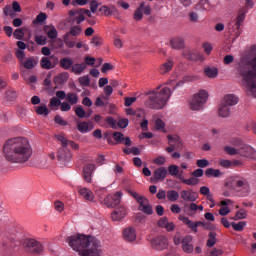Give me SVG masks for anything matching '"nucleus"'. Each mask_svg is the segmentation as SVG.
I'll return each instance as SVG.
<instances>
[{
    "label": "nucleus",
    "instance_id": "1",
    "mask_svg": "<svg viewBox=\"0 0 256 256\" xmlns=\"http://www.w3.org/2000/svg\"><path fill=\"white\" fill-rule=\"evenodd\" d=\"M234 73L246 95L256 99V45L251 46L240 57Z\"/></svg>",
    "mask_w": 256,
    "mask_h": 256
},
{
    "label": "nucleus",
    "instance_id": "2",
    "mask_svg": "<svg viewBox=\"0 0 256 256\" xmlns=\"http://www.w3.org/2000/svg\"><path fill=\"white\" fill-rule=\"evenodd\" d=\"M4 158L9 163H27L33 155V148L29 139L14 137L8 139L3 145Z\"/></svg>",
    "mask_w": 256,
    "mask_h": 256
},
{
    "label": "nucleus",
    "instance_id": "3",
    "mask_svg": "<svg viewBox=\"0 0 256 256\" xmlns=\"http://www.w3.org/2000/svg\"><path fill=\"white\" fill-rule=\"evenodd\" d=\"M67 243L71 249L77 251L80 256H101L103 253L101 250V242L93 236L83 234L69 236Z\"/></svg>",
    "mask_w": 256,
    "mask_h": 256
},
{
    "label": "nucleus",
    "instance_id": "4",
    "mask_svg": "<svg viewBox=\"0 0 256 256\" xmlns=\"http://www.w3.org/2000/svg\"><path fill=\"white\" fill-rule=\"evenodd\" d=\"M171 88L164 87L161 90L157 88L156 91L149 92V97L146 100V107L149 109H163L172 95Z\"/></svg>",
    "mask_w": 256,
    "mask_h": 256
},
{
    "label": "nucleus",
    "instance_id": "5",
    "mask_svg": "<svg viewBox=\"0 0 256 256\" xmlns=\"http://www.w3.org/2000/svg\"><path fill=\"white\" fill-rule=\"evenodd\" d=\"M224 151L227 153V155H239L245 159H256V151L253 149V147L247 144H244L240 148L225 146Z\"/></svg>",
    "mask_w": 256,
    "mask_h": 256
},
{
    "label": "nucleus",
    "instance_id": "6",
    "mask_svg": "<svg viewBox=\"0 0 256 256\" xmlns=\"http://www.w3.org/2000/svg\"><path fill=\"white\" fill-rule=\"evenodd\" d=\"M56 139H58L62 145L61 148H59L58 150V161H60V163H63V165H65L66 163H69V161H71V151L69 150L68 146H69V140L64 136V135H57Z\"/></svg>",
    "mask_w": 256,
    "mask_h": 256
},
{
    "label": "nucleus",
    "instance_id": "7",
    "mask_svg": "<svg viewBox=\"0 0 256 256\" xmlns=\"http://www.w3.org/2000/svg\"><path fill=\"white\" fill-rule=\"evenodd\" d=\"M245 13L246 11L242 10L241 14H238L237 17L228 25V31L231 37H233V41L241 35V24L245 21Z\"/></svg>",
    "mask_w": 256,
    "mask_h": 256
},
{
    "label": "nucleus",
    "instance_id": "8",
    "mask_svg": "<svg viewBox=\"0 0 256 256\" xmlns=\"http://www.w3.org/2000/svg\"><path fill=\"white\" fill-rule=\"evenodd\" d=\"M231 183L235 184V187L231 185ZM226 187L228 189H240L243 191V197H247L249 195V191L251 186L249 185V181L245 178H239L238 176L230 178V182H226Z\"/></svg>",
    "mask_w": 256,
    "mask_h": 256
},
{
    "label": "nucleus",
    "instance_id": "9",
    "mask_svg": "<svg viewBox=\"0 0 256 256\" xmlns=\"http://www.w3.org/2000/svg\"><path fill=\"white\" fill-rule=\"evenodd\" d=\"M209 94L205 90H200L199 93L195 94L190 100V109L192 111H201L205 103H207V98Z\"/></svg>",
    "mask_w": 256,
    "mask_h": 256
},
{
    "label": "nucleus",
    "instance_id": "10",
    "mask_svg": "<svg viewBox=\"0 0 256 256\" xmlns=\"http://www.w3.org/2000/svg\"><path fill=\"white\" fill-rule=\"evenodd\" d=\"M129 194L139 204V211H142V213H145L146 215H153V207L151 206V204H149V200L146 197L141 196L137 194V192L133 191H130Z\"/></svg>",
    "mask_w": 256,
    "mask_h": 256
},
{
    "label": "nucleus",
    "instance_id": "11",
    "mask_svg": "<svg viewBox=\"0 0 256 256\" xmlns=\"http://www.w3.org/2000/svg\"><path fill=\"white\" fill-rule=\"evenodd\" d=\"M22 246L28 253H33L34 255L43 253V244L33 238L24 239Z\"/></svg>",
    "mask_w": 256,
    "mask_h": 256
},
{
    "label": "nucleus",
    "instance_id": "12",
    "mask_svg": "<svg viewBox=\"0 0 256 256\" xmlns=\"http://www.w3.org/2000/svg\"><path fill=\"white\" fill-rule=\"evenodd\" d=\"M179 219L180 221H182V223H184V225H187V227H189V229H191L194 233H197L198 227H203L204 229H211V227H209V224L203 221L193 222L191 221V219H189V217L184 215H180Z\"/></svg>",
    "mask_w": 256,
    "mask_h": 256
},
{
    "label": "nucleus",
    "instance_id": "13",
    "mask_svg": "<svg viewBox=\"0 0 256 256\" xmlns=\"http://www.w3.org/2000/svg\"><path fill=\"white\" fill-rule=\"evenodd\" d=\"M169 242L165 236H157L151 240V247L156 251H163L167 249Z\"/></svg>",
    "mask_w": 256,
    "mask_h": 256
},
{
    "label": "nucleus",
    "instance_id": "14",
    "mask_svg": "<svg viewBox=\"0 0 256 256\" xmlns=\"http://www.w3.org/2000/svg\"><path fill=\"white\" fill-rule=\"evenodd\" d=\"M121 197H123V192H116L113 195H108L104 199V205L107 207H117L121 203Z\"/></svg>",
    "mask_w": 256,
    "mask_h": 256
},
{
    "label": "nucleus",
    "instance_id": "15",
    "mask_svg": "<svg viewBox=\"0 0 256 256\" xmlns=\"http://www.w3.org/2000/svg\"><path fill=\"white\" fill-rule=\"evenodd\" d=\"M168 171L165 167H159L154 170L153 177L150 178L151 183H159L160 181H165L167 178Z\"/></svg>",
    "mask_w": 256,
    "mask_h": 256
},
{
    "label": "nucleus",
    "instance_id": "16",
    "mask_svg": "<svg viewBox=\"0 0 256 256\" xmlns=\"http://www.w3.org/2000/svg\"><path fill=\"white\" fill-rule=\"evenodd\" d=\"M83 13V8L70 10L68 13L70 21H73V23H76V25H81V23L85 21V16Z\"/></svg>",
    "mask_w": 256,
    "mask_h": 256
},
{
    "label": "nucleus",
    "instance_id": "17",
    "mask_svg": "<svg viewBox=\"0 0 256 256\" xmlns=\"http://www.w3.org/2000/svg\"><path fill=\"white\" fill-rule=\"evenodd\" d=\"M125 215H127V208L120 205L112 212L111 219L112 221H121V219H125Z\"/></svg>",
    "mask_w": 256,
    "mask_h": 256
},
{
    "label": "nucleus",
    "instance_id": "18",
    "mask_svg": "<svg viewBox=\"0 0 256 256\" xmlns=\"http://www.w3.org/2000/svg\"><path fill=\"white\" fill-rule=\"evenodd\" d=\"M95 170V164H86L83 168V179L86 183L93 181V171Z\"/></svg>",
    "mask_w": 256,
    "mask_h": 256
},
{
    "label": "nucleus",
    "instance_id": "19",
    "mask_svg": "<svg viewBox=\"0 0 256 256\" xmlns=\"http://www.w3.org/2000/svg\"><path fill=\"white\" fill-rule=\"evenodd\" d=\"M123 237L128 243H133L137 239V231L133 227L125 228L123 231Z\"/></svg>",
    "mask_w": 256,
    "mask_h": 256
},
{
    "label": "nucleus",
    "instance_id": "20",
    "mask_svg": "<svg viewBox=\"0 0 256 256\" xmlns=\"http://www.w3.org/2000/svg\"><path fill=\"white\" fill-rule=\"evenodd\" d=\"M182 249L184 253H191L193 251V236L187 235L182 239Z\"/></svg>",
    "mask_w": 256,
    "mask_h": 256
},
{
    "label": "nucleus",
    "instance_id": "21",
    "mask_svg": "<svg viewBox=\"0 0 256 256\" xmlns=\"http://www.w3.org/2000/svg\"><path fill=\"white\" fill-rule=\"evenodd\" d=\"M77 191L85 201H93L95 199V195L93 194V191H91L88 188L77 186Z\"/></svg>",
    "mask_w": 256,
    "mask_h": 256
},
{
    "label": "nucleus",
    "instance_id": "22",
    "mask_svg": "<svg viewBox=\"0 0 256 256\" xmlns=\"http://www.w3.org/2000/svg\"><path fill=\"white\" fill-rule=\"evenodd\" d=\"M180 197L183 199V201L195 203L197 201V196L193 194V190H182L180 192Z\"/></svg>",
    "mask_w": 256,
    "mask_h": 256
},
{
    "label": "nucleus",
    "instance_id": "23",
    "mask_svg": "<svg viewBox=\"0 0 256 256\" xmlns=\"http://www.w3.org/2000/svg\"><path fill=\"white\" fill-rule=\"evenodd\" d=\"M167 139L170 147H174V149H181V147H183V143H181V138L179 136L168 135Z\"/></svg>",
    "mask_w": 256,
    "mask_h": 256
},
{
    "label": "nucleus",
    "instance_id": "24",
    "mask_svg": "<svg viewBox=\"0 0 256 256\" xmlns=\"http://www.w3.org/2000/svg\"><path fill=\"white\" fill-rule=\"evenodd\" d=\"M196 11H211L213 6L209 3V0H200L194 7Z\"/></svg>",
    "mask_w": 256,
    "mask_h": 256
},
{
    "label": "nucleus",
    "instance_id": "25",
    "mask_svg": "<svg viewBox=\"0 0 256 256\" xmlns=\"http://www.w3.org/2000/svg\"><path fill=\"white\" fill-rule=\"evenodd\" d=\"M222 103L224 105H227L228 107H234V105H237V103H239V97L235 96L234 94H228L224 97Z\"/></svg>",
    "mask_w": 256,
    "mask_h": 256
},
{
    "label": "nucleus",
    "instance_id": "26",
    "mask_svg": "<svg viewBox=\"0 0 256 256\" xmlns=\"http://www.w3.org/2000/svg\"><path fill=\"white\" fill-rule=\"evenodd\" d=\"M77 129L80 133H89L93 131V122H80L77 124Z\"/></svg>",
    "mask_w": 256,
    "mask_h": 256
},
{
    "label": "nucleus",
    "instance_id": "27",
    "mask_svg": "<svg viewBox=\"0 0 256 256\" xmlns=\"http://www.w3.org/2000/svg\"><path fill=\"white\" fill-rule=\"evenodd\" d=\"M99 11L102 15H105V17H109V15H115L117 13V8L115 6L108 7L104 5L99 8Z\"/></svg>",
    "mask_w": 256,
    "mask_h": 256
},
{
    "label": "nucleus",
    "instance_id": "28",
    "mask_svg": "<svg viewBox=\"0 0 256 256\" xmlns=\"http://www.w3.org/2000/svg\"><path fill=\"white\" fill-rule=\"evenodd\" d=\"M173 65H175V63L171 59H168L165 63H163L160 66L161 75H165V74L169 73V71H171L173 69Z\"/></svg>",
    "mask_w": 256,
    "mask_h": 256
},
{
    "label": "nucleus",
    "instance_id": "29",
    "mask_svg": "<svg viewBox=\"0 0 256 256\" xmlns=\"http://www.w3.org/2000/svg\"><path fill=\"white\" fill-rule=\"evenodd\" d=\"M170 45L172 49H183L185 47V40L181 37H176L170 41Z\"/></svg>",
    "mask_w": 256,
    "mask_h": 256
},
{
    "label": "nucleus",
    "instance_id": "30",
    "mask_svg": "<svg viewBox=\"0 0 256 256\" xmlns=\"http://www.w3.org/2000/svg\"><path fill=\"white\" fill-rule=\"evenodd\" d=\"M87 69V64L84 63H76V64H72L71 67V73H74L75 75H81V73H83V71H85Z\"/></svg>",
    "mask_w": 256,
    "mask_h": 256
},
{
    "label": "nucleus",
    "instance_id": "31",
    "mask_svg": "<svg viewBox=\"0 0 256 256\" xmlns=\"http://www.w3.org/2000/svg\"><path fill=\"white\" fill-rule=\"evenodd\" d=\"M204 75H206V77H209L210 79H215V77L219 75V69H217L216 67H206L204 68Z\"/></svg>",
    "mask_w": 256,
    "mask_h": 256
},
{
    "label": "nucleus",
    "instance_id": "32",
    "mask_svg": "<svg viewBox=\"0 0 256 256\" xmlns=\"http://www.w3.org/2000/svg\"><path fill=\"white\" fill-rule=\"evenodd\" d=\"M218 114L220 117H229L231 115V108L222 102L219 107Z\"/></svg>",
    "mask_w": 256,
    "mask_h": 256
},
{
    "label": "nucleus",
    "instance_id": "33",
    "mask_svg": "<svg viewBox=\"0 0 256 256\" xmlns=\"http://www.w3.org/2000/svg\"><path fill=\"white\" fill-rule=\"evenodd\" d=\"M66 101L71 105H77L79 103V96L75 92H69L66 94Z\"/></svg>",
    "mask_w": 256,
    "mask_h": 256
},
{
    "label": "nucleus",
    "instance_id": "34",
    "mask_svg": "<svg viewBox=\"0 0 256 256\" xmlns=\"http://www.w3.org/2000/svg\"><path fill=\"white\" fill-rule=\"evenodd\" d=\"M60 67L65 69V71H71V67H73V59L71 58H62L60 60Z\"/></svg>",
    "mask_w": 256,
    "mask_h": 256
},
{
    "label": "nucleus",
    "instance_id": "35",
    "mask_svg": "<svg viewBox=\"0 0 256 256\" xmlns=\"http://www.w3.org/2000/svg\"><path fill=\"white\" fill-rule=\"evenodd\" d=\"M254 5L255 3H253V0H246L245 6L239 9L238 15H241L243 11H246V13H244V18H245L247 16V13L249 12V9H253Z\"/></svg>",
    "mask_w": 256,
    "mask_h": 256
},
{
    "label": "nucleus",
    "instance_id": "36",
    "mask_svg": "<svg viewBox=\"0 0 256 256\" xmlns=\"http://www.w3.org/2000/svg\"><path fill=\"white\" fill-rule=\"evenodd\" d=\"M20 65H23L24 69H35V65H37V62L35 61L34 57H30L26 59V61H22Z\"/></svg>",
    "mask_w": 256,
    "mask_h": 256
},
{
    "label": "nucleus",
    "instance_id": "37",
    "mask_svg": "<svg viewBox=\"0 0 256 256\" xmlns=\"http://www.w3.org/2000/svg\"><path fill=\"white\" fill-rule=\"evenodd\" d=\"M166 197L168 201L175 203V201L179 200V192H177V190H168L166 192Z\"/></svg>",
    "mask_w": 256,
    "mask_h": 256
},
{
    "label": "nucleus",
    "instance_id": "38",
    "mask_svg": "<svg viewBox=\"0 0 256 256\" xmlns=\"http://www.w3.org/2000/svg\"><path fill=\"white\" fill-rule=\"evenodd\" d=\"M67 81H69V73L67 72H63L54 78V82L58 83L59 85L67 83Z\"/></svg>",
    "mask_w": 256,
    "mask_h": 256
},
{
    "label": "nucleus",
    "instance_id": "39",
    "mask_svg": "<svg viewBox=\"0 0 256 256\" xmlns=\"http://www.w3.org/2000/svg\"><path fill=\"white\" fill-rule=\"evenodd\" d=\"M40 66L42 67V69H55V65H53V63H51V60H49V58L47 57H42L40 61Z\"/></svg>",
    "mask_w": 256,
    "mask_h": 256
},
{
    "label": "nucleus",
    "instance_id": "40",
    "mask_svg": "<svg viewBox=\"0 0 256 256\" xmlns=\"http://www.w3.org/2000/svg\"><path fill=\"white\" fill-rule=\"evenodd\" d=\"M81 33H83V28H81V26L77 25V26H73L69 32L66 33V35H69L71 37H79V35H81Z\"/></svg>",
    "mask_w": 256,
    "mask_h": 256
},
{
    "label": "nucleus",
    "instance_id": "41",
    "mask_svg": "<svg viewBox=\"0 0 256 256\" xmlns=\"http://www.w3.org/2000/svg\"><path fill=\"white\" fill-rule=\"evenodd\" d=\"M205 175H206V177H220L221 176V170L208 168L205 171Z\"/></svg>",
    "mask_w": 256,
    "mask_h": 256
},
{
    "label": "nucleus",
    "instance_id": "42",
    "mask_svg": "<svg viewBox=\"0 0 256 256\" xmlns=\"http://www.w3.org/2000/svg\"><path fill=\"white\" fill-rule=\"evenodd\" d=\"M63 41L68 49H73V47H75L76 45L75 41L71 39V36H69L68 34H64Z\"/></svg>",
    "mask_w": 256,
    "mask_h": 256
},
{
    "label": "nucleus",
    "instance_id": "43",
    "mask_svg": "<svg viewBox=\"0 0 256 256\" xmlns=\"http://www.w3.org/2000/svg\"><path fill=\"white\" fill-rule=\"evenodd\" d=\"M143 7L144 4H140L139 7L134 12V20L135 21H141L143 19Z\"/></svg>",
    "mask_w": 256,
    "mask_h": 256
},
{
    "label": "nucleus",
    "instance_id": "44",
    "mask_svg": "<svg viewBox=\"0 0 256 256\" xmlns=\"http://www.w3.org/2000/svg\"><path fill=\"white\" fill-rule=\"evenodd\" d=\"M232 228L234 229V231H243V229H245V227H247V222L245 221H240L238 223L232 222L231 223Z\"/></svg>",
    "mask_w": 256,
    "mask_h": 256
},
{
    "label": "nucleus",
    "instance_id": "45",
    "mask_svg": "<svg viewBox=\"0 0 256 256\" xmlns=\"http://www.w3.org/2000/svg\"><path fill=\"white\" fill-rule=\"evenodd\" d=\"M36 113L37 115H49V108H47V105L42 104L41 106L36 107Z\"/></svg>",
    "mask_w": 256,
    "mask_h": 256
},
{
    "label": "nucleus",
    "instance_id": "46",
    "mask_svg": "<svg viewBox=\"0 0 256 256\" xmlns=\"http://www.w3.org/2000/svg\"><path fill=\"white\" fill-rule=\"evenodd\" d=\"M229 143L233 145V147H236V149H240L245 144L240 138H231Z\"/></svg>",
    "mask_w": 256,
    "mask_h": 256
},
{
    "label": "nucleus",
    "instance_id": "47",
    "mask_svg": "<svg viewBox=\"0 0 256 256\" xmlns=\"http://www.w3.org/2000/svg\"><path fill=\"white\" fill-rule=\"evenodd\" d=\"M167 171L172 177H177V175H179V166L175 164L170 165Z\"/></svg>",
    "mask_w": 256,
    "mask_h": 256
},
{
    "label": "nucleus",
    "instance_id": "48",
    "mask_svg": "<svg viewBox=\"0 0 256 256\" xmlns=\"http://www.w3.org/2000/svg\"><path fill=\"white\" fill-rule=\"evenodd\" d=\"M209 239L207 240V247H213L215 245V238L217 234L215 232H210L208 234Z\"/></svg>",
    "mask_w": 256,
    "mask_h": 256
},
{
    "label": "nucleus",
    "instance_id": "49",
    "mask_svg": "<svg viewBox=\"0 0 256 256\" xmlns=\"http://www.w3.org/2000/svg\"><path fill=\"white\" fill-rule=\"evenodd\" d=\"M34 41L37 45H47V37L43 35L35 36Z\"/></svg>",
    "mask_w": 256,
    "mask_h": 256
},
{
    "label": "nucleus",
    "instance_id": "50",
    "mask_svg": "<svg viewBox=\"0 0 256 256\" xmlns=\"http://www.w3.org/2000/svg\"><path fill=\"white\" fill-rule=\"evenodd\" d=\"M44 21H47V14L45 12H40L33 23H43Z\"/></svg>",
    "mask_w": 256,
    "mask_h": 256
},
{
    "label": "nucleus",
    "instance_id": "51",
    "mask_svg": "<svg viewBox=\"0 0 256 256\" xmlns=\"http://www.w3.org/2000/svg\"><path fill=\"white\" fill-rule=\"evenodd\" d=\"M113 139L117 143H123V141L125 140V136L121 132H114L113 133Z\"/></svg>",
    "mask_w": 256,
    "mask_h": 256
},
{
    "label": "nucleus",
    "instance_id": "52",
    "mask_svg": "<svg viewBox=\"0 0 256 256\" xmlns=\"http://www.w3.org/2000/svg\"><path fill=\"white\" fill-rule=\"evenodd\" d=\"M182 183H184V185H197L199 183V179L195 177H191L190 179H182Z\"/></svg>",
    "mask_w": 256,
    "mask_h": 256
},
{
    "label": "nucleus",
    "instance_id": "53",
    "mask_svg": "<svg viewBox=\"0 0 256 256\" xmlns=\"http://www.w3.org/2000/svg\"><path fill=\"white\" fill-rule=\"evenodd\" d=\"M196 165L200 169H205V167H209V161L207 159H199L196 161Z\"/></svg>",
    "mask_w": 256,
    "mask_h": 256
},
{
    "label": "nucleus",
    "instance_id": "54",
    "mask_svg": "<svg viewBox=\"0 0 256 256\" xmlns=\"http://www.w3.org/2000/svg\"><path fill=\"white\" fill-rule=\"evenodd\" d=\"M47 37L49 39H57V29L55 26H51L50 30L47 31Z\"/></svg>",
    "mask_w": 256,
    "mask_h": 256
},
{
    "label": "nucleus",
    "instance_id": "55",
    "mask_svg": "<svg viewBox=\"0 0 256 256\" xmlns=\"http://www.w3.org/2000/svg\"><path fill=\"white\" fill-rule=\"evenodd\" d=\"M54 121L57 125H61L62 127H67L68 125L67 121H65L61 115H56Z\"/></svg>",
    "mask_w": 256,
    "mask_h": 256
},
{
    "label": "nucleus",
    "instance_id": "56",
    "mask_svg": "<svg viewBox=\"0 0 256 256\" xmlns=\"http://www.w3.org/2000/svg\"><path fill=\"white\" fill-rule=\"evenodd\" d=\"M79 83L83 87H89L91 80L89 79V76H82L79 78Z\"/></svg>",
    "mask_w": 256,
    "mask_h": 256
},
{
    "label": "nucleus",
    "instance_id": "57",
    "mask_svg": "<svg viewBox=\"0 0 256 256\" xmlns=\"http://www.w3.org/2000/svg\"><path fill=\"white\" fill-rule=\"evenodd\" d=\"M155 127L157 131L165 132V122H163V120H161L160 118L156 120Z\"/></svg>",
    "mask_w": 256,
    "mask_h": 256
},
{
    "label": "nucleus",
    "instance_id": "58",
    "mask_svg": "<svg viewBox=\"0 0 256 256\" xmlns=\"http://www.w3.org/2000/svg\"><path fill=\"white\" fill-rule=\"evenodd\" d=\"M188 19L191 21V23H198L199 22V14L196 12H190L188 14Z\"/></svg>",
    "mask_w": 256,
    "mask_h": 256
},
{
    "label": "nucleus",
    "instance_id": "59",
    "mask_svg": "<svg viewBox=\"0 0 256 256\" xmlns=\"http://www.w3.org/2000/svg\"><path fill=\"white\" fill-rule=\"evenodd\" d=\"M75 113H76V115H77L80 119H84V117H85V115H86L85 109H83V107H81V106H78V107L75 109Z\"/></svg>",
    "mask_w": 256,
    "mask_h": 256
},
{
    "label": "nucleus",
    "instance_id": "60",
    "mask_svg": "<svg viewBox=\"0 0 256 256\" xmlns=\"http://www.w3.org/2000/svg\"><path fill=\"white\" fill-rule=\"evenodd\" d=\"M204 52L206 53V55H211V51H213V46L211 45V43L209 42H205L202 45Z\"/></svg>",
    "mask_w": 256,
    "mask_h": 256
},
{
    "label": "nucleus",
    "instance_id": "61",
    "mask_svg": "<svg viewBox=\"0 0 256 256\" xmlns=\"http://www.w3.org/2000/svg\"><path fill=\"white\" fill-rule=\"evenodd\" d=\"M95 61H97L94 57L91 56H86L84 58V64L86 65H90L91 67H93L95 65Z\"/></svg>",
    "mask_w": 256,
    "mask_h": 256
},
{
    "label": "nucleus",
    "instance_id": "62",
    "mask_svg": "<svg viewBox=\"0 0 256 256\" xmlns=\"http://www.w3.org/2000/svg\"><path fill=\"white\" fill-rule=\"evenodd\" d=\"M13 35L15 39H23V37H25V32H23V29L19 28L14 31Z\"/></svg>",
    "mask_w": 256,
    "mask_h": 256
},
{
    "label": "nucleus",
    "instance_id": "63",
    "mask_svg": "<svg viewBox=\"0 0 256 256\" xmlns=\"http://www.w3.org/2000/svg\"><path fill=\"white\" fill-rule=\"evenodd\" d=\"M104 93L106 95L104 99H108L109 97H111V95H113V87L111 85H107L106 87H104Z\"/></svg>",
    "mask_w": 256,
    "mask_h": 256
},
{
    "label": "nucleus",
    "instance_id": "64",
    "mask_svg": "<svg viewBox=\"0 0 256 256\" xmlns=\"http://www.w3.org/2000/svg\"><path fill=\"white\" fill-rule=\"evenodd\" d=\"M235 61V56L233 55H226L223 59L224 65H231Z\"/></svg>",
    "mask_w": 256,
    "mask_h": 256
}]
</instances>
